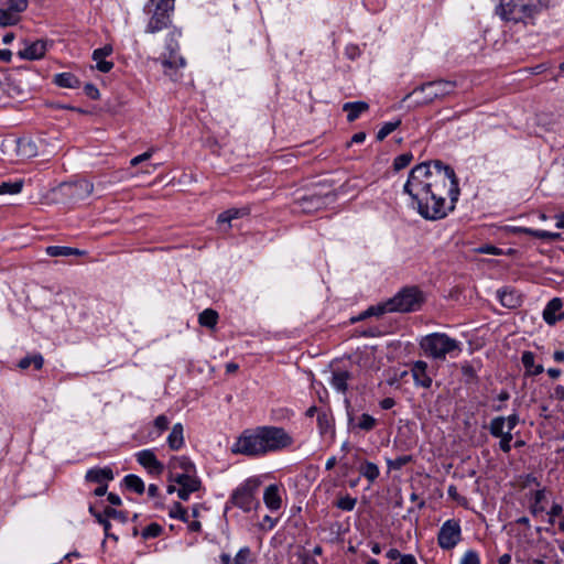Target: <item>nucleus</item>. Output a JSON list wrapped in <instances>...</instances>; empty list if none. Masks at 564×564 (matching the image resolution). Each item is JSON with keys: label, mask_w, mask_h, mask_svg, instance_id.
I'll return each instance as SVG.
<instances>
[{"label": "nucleus", "mask_w": 564, "mask_h": 564, "mask_svg": "<svg viewBox=\"0 0 564 564\" xmlns=\"http://www.w3.org/2000/svg\"><path fill=\"white\" fill-rule=\"evenodd\" d=\"M562 511H563V507L560 503H553L549 511V516L557 517L562 513Z\"/></svg>", "instance_id": "nucleus-63"}, {"label": "nucleus", "mask_w": 564, "mask_h": 564, "mask_svg": "<svg viewBox=\"0 0 564 564\" xmlns=\"http://www.w3.org/2000/svg\"><path fill=\"white\" fill-rule=\"evenodd\" d=\"M123 482H124V486L129 490L134 491L139 495H142L145 490L143 480L137 475H133V474L127 475L123 478Z\"/></svg>", "instance_id": "nucleus-30"}, {"label": "nucleus", "mask_w": 564, "mask_h": 564, "mask_svg": "<svg viewBox=\"0 0 564 564\" xmlns=\"http://www.w3.org/2000/svg\"><path fill=\"white\" fill-rule=\"evenodd\" d=\"M263 501L271 511H276L281 508V497L276 485H270L265 488Z\"/></svg>", "instance_id": "nucleus-19"}, {"label": "nucleus", "mask_w": 564, "mask_h": 564, "mask_svg": "<svg viewBox=\"0 0 564 564\" xmlns=\"http://www.w3.org/2000/svg\"><path fill=\"white\" fill-rule=\"evenodd\" d=\"M425 301L424 293L415 285L404 286L387 301L389 312L410 313L419 311Z\"/></svg>", "instance_id": "nucleus-6"}, {"label": "nucleus", "mask_w": 564, "mask_h": 564, "mask_svg": "<svg viewBox=\"0 0 564 564\" xmlns=\"http://www.w3.org/2000/svg\"><path fill=\"white\" fill-rule=\"evenodd\" d=\"M356 503L357 499L347 495L345 497L339 498L335 502V506L343 511H352L356 507Z\"/></svg>", "instance_id": "nucleus-45"}, {"label": "nucleus", "mask_w": 564, "mask_h": 564, "mask_svg": "<svg viewBox=\"0 0 564 564\" xmlns=\"http://www.w3.org/2000/svg\"><path fill=\"white\" fill-rule=\"evenodd\" d=\"M167 445L172 451H177L184 445V427L181 423L173 425L167 436Z\"/></svg>", "instance_id": "nucleus-21"}, {"label": "nucleus", "mask_w": 564, "mask_h": 564, "mask_svg": "<svg viewBox=\"0 0 564 564\" xmlns=\"http://www.w3.org/2000/svg\"><path fill=\"white\" fill-rule=\"evenodd\" d=\"M43 364H44V359H43L42 355L35 354L33 356H26V357L22 358L19 361V367L21 369H26L31 365H33L36 370H40L43 367Z\"/></svg>", "instance_id": "nucleus-36"}, {"label": "nucleus", "mask_w": 564, "mask_h": 564, "mask_svg": "<svg viewBox=\"0 0 564 564\" xmlns=\"http://www.w3.org/2000/svg\"><path fill=\"white\" fill-rule=\"evenodd\" d=\"M534 358L535 356L532 351H524L521 356V362L530 376H538L544 370L542 365L535 366Z\"/></svg>", "instance_id": "nucleus-24"}, {"label": "nucleus", "mask_w": 564, "mask_h": 564, "mask_svg": "<svg viewBox=\"0 0 564 564\" xmlns=\"http://www.w3.org/2000/svg\"><path fill=\"white\" fill-rule=\"evenodd\" d=\"M506 426V420L505 416H496L490 421L489 424V433L494 437L502 436V434L506 433L503 430Z\"/></svg>", "instance_id": "nucleus-37"}, {"label": "nucleus", "mask_w": 564, "mask_h": 564, "mask_svg": "<svg viewBox=\"0 0 564 564\" xmlns=\"http://www.w3.org/2000/svg\"><path fill=\"white\" fill-rule=\"evenodd\" d=\"M399 564H417L416 558L412 554H402Z\"/></svg>", "instance_id": "nucleus-61"}, {"label": "nucleus", "mask_w": 564, "mask_h": 564, "mask_svg": "<svg viewBox=\"0 0 564 564\" xmlns=\"http://www.w3.org/2000/svg\"><path fill=\"white\" fill-rule=\"evenodd\" d=\"M394 404L395 401L393 398H384L383 400L380 401V406L383 410H390L391 408L394 406Z\"/></svg>", "instance_id": "nucleus-62"}, {"label": "nucleus", "mask_w": 564, "mask_h": 564, "mask_svg": "<svg viewBox=\"0 0 564 564\" xmlns=\"http://www.w3.org/2000/svg\"><path fill=\"white\" fill-rule=\"evenodd\" d=\"M377 425V420L370 414L364 413L359 417L357 427L362 431H371Z\"/></svg>", "instance_id": "nucleus-44"}, {"label": "nucleus", "mask_w": 564, "mask_h": 564, "mask_svg": "<svg viewBox=\"0 0 564 564\" xmlns=\"http://www.w3.org/2000/svg\"><path fill=\"white\" fill-rule=\"evenodd\" d=\"M167 480L175 482L180 487L177 496L181 500L187 501L193 492H196L202 487V480L196 474H178V471H170Z\"/></svg>", "instance_id": "nucleus-10"}, {"label": "nucleus", "mask_w": 564, "mask_h": 564, "mask_svg": "<svg viewBox=\"0 0 564 564\" xmlns=\"http://www.w3.org/2000/svg\"><path fill=\"white\" fill-rule=\"evenodd\" d=\"M181 31L173 28L165 40V53L161 56V64L164 68V73L172 77V74L167 73V69H177L185 66V59L178 54V41Z\"/></svg>", "instance_id": "nucleus-8"}, {"label": "nucleus", "mask_w": 564, "mask_h": 564, "mask_svg": "<svg viewBox=\"0 0 564 564\" xmlns=\"http://www.w3.org/2000/svg\"><path fill=\"white\" fill-rule=\"evenodd\" d=\"M426 370L427 364L422 360L414 362L411 369L415 384L427 389L432 386V378L427 375Z\"/></svg>", "instance_id": "nucleus-17"}, {"label": "nucleus", "mask_w": 564, "mask_h": 564, "mask_svg": "<svg viewBox=\"0 0 564 564\" xmlns=\"http://www.w3.org/2000/svg\"><path fill=\"white\" fill-rule=\"evenodd\" d=\"M387 312H389L388 303L387 302L380 303V304L368 307L366 311L360 313L357 317H352L351 323H357V322L364 321L371 316H380Z\"/></svg>", "instance_id": "nucleus-25"}, {"label": "nucleus", "mask_w": 564, "mask_h": 564, "mask_svg": "<svg viewBox=\"0 0 564 564\" xmlns=\"http://www.w3.org/2000/svg\"><path fill=\"white\" fill-rule=\"evenodd\" d=\"M497 438H500L499 448L503 453H509L511 451V441L513 438L512 433L509 431H506V433L502 434V436H498Z\"/></svg>", "instance_id": "nucleus-50"}, {"label": "nucleus", "mask_w": 564, "mask_h": 564, "mask_svg": "<svg viewBox=\"0 0 564 564\" xmlns=\"http://www.w3.org/2000/svg\"><path fill=\"white\" fill-rule=\"evenodd\" d=\"M510 231H511L512 234H516V235L524 234V235H530V236H532V232H534V229H532V228H527V227L514 226V227H511Z\"/></svg>", "instance_id": "nucleus-60"}, {"label": "nucleus", "mask_w": 564, "mask_h": 564, "mask_svg": "<svg viewBox=\"0 0 564 564\" xmlns=\"http://www.w3.org/2000/svg\"><path fill=\"white\" fill-rule=\"evenodd\" d=\"M424 355L444 360L448 354L460 351L459 341L444 333H433L424 336L420 341Z\"/></svg>", "instance_id": "nucleus-4"}, {"label": "nucleus", "mask_w": 564, "mask_h": 564, "mask_svg": "<svg viewBox=\"0 0 564 564\" xmlns=\"http://www.w3.org/2000/svg\"><path fill=\"white\" fill-rule=\"evenodd\" d=\"M162 532H163V527L156 522H152L143 529V531L141 532V536L144 540H149V539L160 536Z\"/></svg>", "instance_id": "nucleus-42"}, {"label": "nucleus", "mask_w": 564, "mask_h": 564, "mask_svg": "<svg viewBox=\"0 0 564 564\" xmlns=\"http://www.w3.org/2000/svg\"><path fill=\"white\" fill-rule=\"evenodd\" d=\"M460 564H480L479 554L475 550H468L464 553Z\"/></svg>", "instance_id": "nucleus-51"}, {"label": "nucleus", "mask_w": 564, "mask_h": 564, "mask_svg": "<svg viewBox=\"0 0 564 564\" xmlns=\"http://www.w3.org/2000/svg\"><path fill=\"white\" fill-rule=\"evenodd\" d=\"M532 237H535L541 240L556 241L561 238V234L534 229V232H532Z\"/></svg>", "instance_id": "nucleus-49"}, {"label": "nucleus", "mask_w": 564, "mask_h": 564, "mask_svg": "<svg viewBox=\"0 0 564 564\" xmlns=\"http://www.w3.org/2000/svg\"><path fill=\"white\" fill-rule=\"evenodd\" d=\"M456 88V83L445 79H438L433 82H427L419 87L414 88L413 91L408 94L404 99H409L413 96L422 94L423 96L417 100V104L426 105L435 99L444 98L452 93H454Z\"/></svg>", "instance_id": "nucleus-7"}, {"label": "nucleus", "mask_w": 564, "mask_h": 564, "mask_svg": "<svg viewBox=\"0 0 564 564\" xmlns=\"http://www.w3.org/2000/svg\"><path fill=\"white\" fill-rule=\"evenodd\" d=\"M249 556H250V549L247 546L242 547L236 554L232 564H246Z\"/></svg>", "instance_id": "nucleus-52"}, {"label": "nucleus", "mask_w": 564, "mask_h": 564, "mask_svg": "<svg viewBox=\"0 0 564 564\" xmlns=\"http://www.w3.org/2000/svg\"><path fill=\"white\" fill-rule=\"evenodd\" d=\"M115 478L110 467H95L87 470L85 475L86 481L95 484H107Z\"/></svg>", "instance_id": "nucleus-16"}, {"label": "nucleus", "mask_w": 564, "mask_h": 564, "mask_svg": "<svg viewBox=\"0 0 564 564\" xmlns=\"http://www.w3.org/2000/svg\"><path fill=\"white\" fill-rule=\"evenodd\" d=\"M294 440L283 427L264 425L246 430L231 447L234 454L261 456L293 445Z\"/></svg>", "instance_id": "nucleus-2"}, {"label": "nucleus", "mask_w": 564, "mask_h": 564, "mask_svg": "<svg viewBox=\"0 0 564 564\" xmlns=\"http://www.w3.org/2000/svg\"><path fill=\"white\" fill-rule=\"evenodd\" d=\"M500 302L503 306L514 308L520 304V297L511 290L498 291Z\"/></svg>", "instance_id": "nucleus-31"}, {"label": "nucleus", "mask_w": 564, "mask_h": 564, "mask_svg": "<svg viewBox=\"0 0 564 564\" xmlns=\"http://www.w3.org/2000/svg\"><path fill=\"white\" fill-rule=\"evenodd\" d=\"M507 431L512 432V430L518 425L519 423V415L517 413H513L509 415L508 417H505Z\"/></svg>", "instance_id": "nucleus-56"}, {"label": "nucleus", "mask_w": 564, "mask_h": 564, "mask_svg": "<svg viewBox=\"0 0 564 564\" xmlns=\"http://www.w3.org/2000/svg\"><path fill=\"white\" fill-rule=\"evenodd\" d=\"M360 475L362 477H365L369 482H373L380 475V470H379V467L372 463V462H368V460H364L361 462L359 468H358Z\"/></svg>", "instance_id": "nucleus-27"}, {"label": "nucleus", "mask_w": 564, "mask_h": 564, "mask_svg": "<svg viewBox=\"0 0 564 564\" xmlns=\"http://www.w3.org/2000/svg\"><path fill=\"white\" fill-rule=\"evenodd\" d=\"M218 321V313L212 308L204 310L199 316L198 322L202 326L213 328L216 326Z\"/></svg>", "instance_id": "nucleus-32"}, {"label": "nucleus", "mask_w": 564, "mask_h": 564, "mask_svg": "<svg viewBox=\"0 0 564 564\" xmlns=\"http://www.w3.org/2000/svg\"><path fill=\"white\" fill-rule=\"evenodd\" d=\"M495 13L505 22L533 25L535 18L550 7L551 0H499Z\"/></svg>", "instance_id": "nucleus-3"}, {"label": "nucleus", "mask_w": 564, "mask_h": 564, "mask_svg": "<svg viewBox=\"0 0 564 564\" xmlns=\"http://www.w3.org/2000/svg\"><path fill=\"white\" fill-rule=\"evenodd\" d=\"M84 91H85L86 96L93 100H97L100 97L99 90L97 89V87L94 84H90V83L86 84L84 86Z\"/></svg>", "instance_id": "nucleus-54"}, {"label": "nucleus", "mask_w": 564, "mask_h": 564, "mask_svg": "<svg viewBox=\"0 0 564 564\" xmlns=\"http://www.w3.org/2000/svg\"><path fill=\"white\" fill-rule=\"evenodd\" d=\"M169 424H170V420L164 414H161V415L156 416V419L154 420V426L159 431V434H161L162 432L167 430Z\"/></svg>", "instance_id": "nucleus-53"}, {"label": "nucleus", "mask_w": 564, "mask_h": 564, "mask_svg": "<svg viewBox=\"0 0 564 564\" xmlns=\"http://www.w3.org/2000/svg\"><path fill=\"white\" fill-rule=\"evenodd\" d=\"M178 474H196L195 464L186 456H175L170 462V471H177Z\"/></svg>", "instance_id": "nucleus-18"}, {"label": "nucleus", "mask_w": 564, "mask_h": 564, "mask_svg": "<svg viewBox=\"0 0 564 564\" xmlns=\"http://www.w3.org/2000/svg\"><path fill=\"white\" fill-rule=\"evenodd\" d=\"M412 206L427 220H438L455 208L459 196L458 178L449 165L440 160L414 166L403 186Z\"/></svg>", "instance_id": "nucleus-1"}, {"label": "nucleus", "mask_w": 564, "mask_h": 564, "mask_svg": "<svg viewBox=\"0 0 564 564\" xmlns=\"http://www.w3.org/2000/svg\"><path fill=\"white\" fill-rule=\"evenodd\" d=\"M369 109V105L366 101H354L346 102L343 106V110L347 112V121L354 122L359 116Z\"/></svg>", "instance_id": "nucleus-20"}, {"label": "nucleus", "mask_w": 564, "mask_h": 564, "mask_svg": "<svg viewBox=\"0 0 564 564\" xmlns=\"http://www.w3.org/2000/svg\"><path fill=\"white\" fill-rule=\"evenodd\" d=\"M151 156H152V152L151 151H147V152H144V153H142L140 155H137L133 159H131L130 164L132 166H137L141 162L147 161L148 159H150Z\"/></svg>", "instance_id": "nucleus-57"}, {"label": "nucleus", "mask_w": 564, "mask_h": 564, "mask_svg": "<svg viewBox=\"0 0 564 564\" xmlns=\"http://www.w3.org/2000/svg\"><path fill=\"white\" fill-rule=\"evenodd\" d=\"M260 485L259 479L248 478L232 491L230 502L245 512L251 511L256 503V492Z\"/></svg>", "instance_id": "nucleus-9"}, {"label": "nucleus", "mask_w": 564, "mask_h": 564, "mask_svg": "<svg viewBox=\"0 0 564 564\" xmlns=\"http://www.w3.org/2000/svg\"><path fill=\"white\" fill-rule=\"evenodd\" d=\"M94 191V184L87 180L78 181L74 184V194L79 198L89 196Z\"/></svg>", "instance_id": "nucleus-34"}, {"label": "nucleus", "mask_w": 564, "mask_h": 564, "mask_svg": "<svg viewBox=\"0 0 564 564\" xmlns=\"http://www.w3.org/2000/svg\"><path fill=\"white\" fill-rule=\"evenodd\" d=\"M543 319L547 325H555L564 319L563 301L560 297H553L546 304L542 313Z\"/></svg>", "instance_id": "nucleus-13"}, {"label": "nucleus", "mask_w": 564, "mask_h": 564, "mask_svg": "<svg viewBox=\"0 0 564 564\" xmlns=\"http://www.w3.org/2000/svg\"><path fill=\"white\" fill-rule=\"evenodd\" d=\"M12 59V52L10 50H0V62L10 63Z\"/></svg>", "instance_id": "nucleus-64"}, {"label": "nucleus", "mask_w": 564, "mask_h": 564, "mask_svg": "<svg viewBox=\"0 0 564 564\" xmlns=\"http://www.w3.org/2000/svg\"><path fill=\"white\" fill-rule=\"evenodd\" d=\"M551 399L563 401L564 400V387L563 386H556L554 390L550 394Z\"/></svg>", "instance_id": "nucleus-58"}, {"label": "nucleus", "mask_w": 564, "mask_h": 564, "mask_svg": "<svg viewBox=\"0 0 564 564\" xmlns=\"http://www.w3.org/2000/svg\"><path fill=\"white\" fill-rule=\"evenodd\" d=\"M170 518L178 519L183 522H188V512L185 507L180 502H174L169 510Z\"/></svg>", "instance_id": "nucleus-38"}, {"label": "nucleus", "mask_w": 564, "mask_h": 564, "mask_svg": "<svg viewBox=\"0 0 564 564\" xmlns=\"http://www.w3.org/2000/svg\"><path fill=\"white\" fill-rule=\"evenodd\" d=\"M21 15H17L6 9L4 7L0 8V28L12 26L20 22Z\"/></svg>", "instance_id": "nucleus-33"}, {"label": "nucleus", "mask_w": 564, "mask_h": 564, "mask_svg": "<svg viewBox=\"0 0 564 564\" xmlns=\"http://www.w3.org/2000/svg\"><path fill=\"white\" fill-rule=\"evenodd\" d=\"M2 6L9 11L20 15L28 8V0H1Z\"/></svg>", "instance_id": "nucleus-35"}, {"label": "nucleus", "mask_w": 564, "mask_h": 564, "mask_svg": "<svg viewBox=\"0 0 564 564\" xmlns=\"http://www.w3.org/2000/svg\"><path fill=\"white\" fill-rule=\"evenodd\" d=\"M249 213H250V209L248 207L231 208V209L225 210L221 214H219L217 217V221L219 224H224V223L229 224L231 220L247 216Z\"/></svg>", "instance_id": "nucleus-28"}, {"label": "nucleus", "mask_w": 564, "mask_h": 564, "mask_svg": "<svg viewBox=\"0 0 564 564\" xmlns=\"http://www.w3.org/2000/svg\"><path fill=\"white\" fill-rule=\"evenodd\" d=\"M401 124V119H397L395 121L384 122L382 127L377 132V140H384L391 132H393Z\"/></svg>", "instance_id": "nucleus-40"}, {"label": "nucleus", "mask_w": 564, "mask_h": 564, "mask_svg": "<svg viewBox=\"0 0 564 564\" xmlns=\"http://www.w3.org/2000/svg\"><path fill=\"white\" fill-rule=\"evenodd\" d=\"M111 53H112L111 45H105L104 47L96 48L93 52V59L96 62V68L99 72L108 73L112 69L113 63L105 59Z\"/></svg>", "instance_id": "nucleus-15"}, {"label": "nucleus", "mask_w": 564, "mask_h": 564, "mask_svg": "<svg viewBox=\"0 0 564 564\" xmlns=\"http://www.w3.org/2000/svg\"><path fill=\"white\" fill-rule=\"evenodd\" d=\"M317 425L319 433L326 434L333 427V417L327 412H321L317 415Z\"/></svg>", "instance_id": "nucleus-41"}, {"label": "nucleus", "mask_w": 564, "mask_h": 564, "mask_svg": "<svg viewBox=\"0 0 564 564\" xmlns=\"http://www.w3.org/2000/svg\"><path fill=\"white\" fill-rule=\"evenodd\" d=\"M545 499V490L540 489L536 490L533 495V503L531 505V512L533 514H538L544 511V507L542 506V501Z\"/></svg>", "instance_id": "nucleus-43"}, {"label": "nucleus", "mask_w": 564, "mask_h": 564, "mask_svg": "<svg viewBox=\"0 0 564 564\" xmlns=\"http://www.w3.org/2000/svg\"><path fill=\"white\" fill-rule=\"evenodd\" d=\"M447 494H448V496H449L452 499H454L455 501H457V502H458V503H460V505H465V503H466V501H467L465 497H463V496H460V495L458 494V490H457L456 486H454V485H451V486L447 488Z\"/></svg>", "instance_id": "nucleus-55"}, {"label": "nucleus", "mask_w": 564, "mask_h": 564, "mask_svg": "<svg viewBox=\"0 0 564 564\" xmlns=\"http://www.w3.org/2000/svg\"><path fill=\"white\" fill-rule=\"evenodd\" d=\"M23 184V180H18L14 182H2L0 183V195L18 194L22 191Z\"/></svg>", "instance_id": "nucleus-39"}, {"label": "nucleus", "mask_w": 564, "mask_h": 564, "mask_svg": "<svg viewBox=\"0 0 564 564\" xmlns=\"http://www.w3.org/2000/svg\"><path fill=\"white\" fill-rule=\"evenodd\" d=\"M106 518L117 520L121 523H126L128 520V514L126 511L116 510L111 507H106L104 510Z\"/></svg>", "instance_id": "nucleus-46"}, {"label": "nucleus", "mask_w": 564, "mask_h": 564, "mask_svg": "<svg viewBox=\"0 0 564 564\" xmlns=\"http://www.w3.org/2000/svg\"><path fill=\"white\" fill-rule=\"evenodd\" d=\"M350 373L348 371H335L332 375L330 384L337 391L345 393L348 388V380L350 379Z\"/></svg>", "instance_id": "nucleus-26"}, {"label": "nucleus", "mask_w": 564, "mask_h": 564, "mask_svg": "<svg viewBox=\"0 0 564 564\" xmlns=\"http://www.w3.org/2000/svg\"><path fill=\"white\" fill-rule=\"evenodd\" d=\"M89 512L95 517L96 521L99 524H101V527L104 528L105 535L115 541H118V536L115 535L113 533H110L111 523L109 522L108 518H106L105 513L97 512L95 508L91 506L89 507Z\"/></svg>", "instance_id": "nucleus-29"}, {"label": "nucleus", "mask_w": 564, "mask_h": 564, "mask_svg": "<svg viewBox=\"0 0 564 564\" xmlns=\"http://www.w3.org/2000/svg\"><path fill=\"white\" fill-rule=\"evenodd\" d=\"M411 462H412L411 455H402V456H398L394 459H388L387 465L390 469L399 470L403 466H405L406 464H409Z\"/></svg>", "instance_id": "nucleus-47"}, {"label": "nucleus", "mask_w": 564, "mask_h": 564, "mask_svg": "<svg viewBox=\"0 0 564 564\" xmlns=\"http://www.w3.org/2000/svg\"><path fill=\"white\" fill-rule=\"evenodd\" d=\"M462 539V528L458 520H446L437 534V543L443 550L454 549Z\"/></svg>", "instance_id": "nucleus-11"}, {"label": "nucleus", "mask_w": 564, "mask_h": 564, "mask_svg": "<svg viewBox=\"0 0 564 564\" xmlns=\"http://www.w3.org/2000/svg\"><path fill=\"white\" fill-rule=\"evenodd\" d=\"M412 160L413 155L411 152L402 153L394 159L393 167L395 171L403 170L411 163Z\"/></svg>", "instance_id": "nucleus-48"}, {"label": "nucleus", "mask_w": 564, "mask_h": 564, "mask_svg": "<svg viewBox=\"0 0 564 564\" xmlns=\"http://www.w3.org/2000/svg\"><path fill=\"white\" fill-rule=\"evenodd\" d=\"M47 50V42L44 40H36L25 46L24 50L19 51L18 55L22 59L35 61L42 58Z\"/></svg>", "instance_id": "nucleus-14"}, {"label": "nucleus", "mask_w": 564, "mask_h": 564, "mask_svg": "<svg viewBox=\"0 0 564 564\" xmlns=\"http://www.w3.org/2000/svg\"><path fill=\"white\" fill-rule=\"evenodd\" d=\"M481 253L498 256L501 254V250L495 246H485L479 249Z\"/></svg>", "instance_id": "nucleus-59"}, {"label": "nucleus", "mask_w": 564, "mask_h": 564, "mask_svg": "<svg viewBox=\"0 0 564 564\" xmlns=\"http://www.w3.org/2000/svg\"><path fill=\"white\" fill-rule=\"evenodd\" d=\"M53 83L63 88H78L80 86V80L68 72L56 74Z\"/></svg>", "instance_id": "nucleus-22"}, {"label": "nucleus", "mask_w": 564, "mask_h": 564, "mask_svg": "<svg viewBox=\"0 0 564 564\" xmlns=\"http://www.w3.org/2000/svg\"><path fill=\"white\" fill-rule=\"evenodd\" d=\"M137 462L152 475H160L164 470V465L156 458L151 449H142L135 454Z\"/></svg>", "instance_id": "nucleus-12"}, {"label": "nucleus", "mask_w": 564, "mask_h": 564, "mask_svg": "<svg viewBox=\"0 0 564 564\" xmlns=\"http://www.w3.org/2000/svg\"><path fill=\"white\" fill-rule=\"evenodd\" d=\"M144 10L148 13L152 12L145 32L158 33L171 26V12L174 10V0H149Z\"/></svg>", "instance_id": "nucleus-5"}, {"label": "nucleus", "mask_w": 564, "mask_h": 564, "mask_svg": "<svg viewBox=\"0 0 564 564\" xmlns=\"http://www.w3.org/2000/svg\"><path fill=\"white\" fill-rule=\"evenodd\" d=\"M45 252L50 257H70L82 256L85 253L83 250L66 246H48L46 247Z\"/></svg>", "instance_id": "nucleus-23"}]
</instances>
